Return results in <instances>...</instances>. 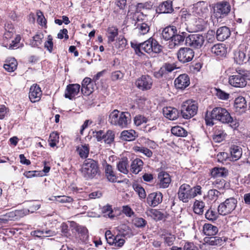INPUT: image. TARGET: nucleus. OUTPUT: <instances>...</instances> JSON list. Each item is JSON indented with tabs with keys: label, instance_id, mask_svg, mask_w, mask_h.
Masks as SVG:
<instances>
[{
	"label": "nucleus",
	"instance_id": "obj_1",
	"mask_svg": "<svg viewBox=\"0 0 250 250\" xmlns=\"http://www.w3.org/2000/svg\"><path fill=\"white\" fill-rule=\"evenodd\" d=\"M80 171L86 180L94 178L100 172L98 162L90 158L85 159L82 165Z\"/></svg>",
	"mask_w": 250,
	"mask_h": 250
},
{
	"label": "nucleus",
	"instance_id": "obj_2",
	"mask_svg": "<svg viewBox=\"0 0 250 250\" xmlns=\"http://www.w3.org/2000/svg\"><path fill=\"white\" fill-rule=\"evenodd\" d=\"M202 188L200 186H196L191 188L187 184H182L179 188L178 197L183 203H188L197 195H201Z\"/></svg>",
	"mask_w": 250,
	"mask_h": 250
},
{
	"label": "nucleus",
	"instance_id": "obj_3",
	"mask_svg": "<svg viewBox=\"0 0 250 250\" xmlns=\"http://www.w3.org/2000/svg\"><path fill=\"white\" fill-rule=\"evenodd\" d=\"M108 121L112 125L125 128L131 123L130 114L128 112L120 113L118 110H114L109 115Z\"/></svg>",
	"mask_w": 250,
	"mask_h": 250
},
{
	"label": "nucleus",
	"instance_id": "obj_4",
	"mask_svg": "<svg viewBox=\"0 0 250 250\" xmlns=\"http://www.w3.org/2000/svg\"><path fill=\"white\" fill-rule=\"evenodd\" d=\"M143 53V52L150 54L151 53H158L162 51V46L158 42L152 38L143 43L137 45L136 51Z\"/></svg>",
	"mask_w": 250,
	"mask_h": 250
},
{
	"label": "nucleus",
	"instance_id": "obj_5",
	"mask_svg": "<svg viewBox=\"0 0 250 250\" xmlns=\"http://www.w3.org/2000/svg\"><path fill=\"white\" fill-rule=\"evenodd\" d=\"M211 119L219 121L223 124H230L233 122V118L229 111L225 108L216 107L211 112Z\"/></svg>",
	"mask_w": 250,
	"mask_h": 250
},
{
	"label": "nucleus",
	"instance_id": "obj_6",
	"mask_svg": "<svg viewBox=\"0 0 250 250\" xmlns=\"http://www.w3.org/2000/svg\"><path fill=\"white\" fill-rule=\"evenodd\" d=\"M197 103L195 101L187 100L183 103L181 106V114L185 119H189L197 114Z\"/></svg>",
	"mask_w": 250,
	"mask_h": 250
},
{
	"label": "nucleus",
	"instance_id": "obj_7",
	"mask_svg": "<svg viewBox=\"0 0 250 250\" xmlns=\"http://www.w3.org/2000/svg\"><path fill=\"white\" fill-rule=\"evenodd\" d=\"M244 72L241 70L237 71L235 74L230 76L229 78V84L236 88H243L246 86L247 81Z\"/></svg>",
	"mask_w": 250,
	"mask_h": 250
},
{
	"label": "nucleus",
	"instance_id": "obj_8",
	"mask_svg": "<svg viewBox=\"0 0 250 250\" xmlns=\"http://www.w3.org/2000/svg\"><path fill=\"white\" fill-rule=\"evenodd\" d=\"M237 200L233 197L227 199L225 201L220 204L218 207L219 214L226 215L231 213L236 208Z\"/></svg>",
	"mask_w": 250,
	"mask_h": 250
},
{
	"label": "nucleus",
	"instance_id": "obj_9",
	"mask_svg": "<svg viewBox=\"0 0 250 250\" xmlns=\"http://www.w3.org/2000/svg\"><path fill=\"white\" fill-rule=\"evenodd\" d=\"M205 39V37L202 34H190L186 37V42L191 47L199 48L203 45Z\"/></svg>",
	"mask_w": 250,
	"mask_h": 250
},
{
	"label": "nucleus",
	"instance_id": "obj_10",
	"mask_svg": "<svg viewBox=\"0 0 250 250\" xmlns=\"http://www.w3.org/2000/svg\"><path fill=\"white\" fill-rule=\"evenodd\" d=\"M194 56L193 50L188 47H182L177 52L178 60L183 63L191 61Z\"/></svg>",
	"mask_w": 250,
	"mask_h": 250
},
{
	"label": "nucleus",
	"instance_id": "obj_11",
	"mask_svg": "<svg viewBox=\"0 0 250 250\" xmlns=\"http://www.w3.org/2000/svg\"><path fill=\"white\" fill-rule=\"evenodd\" d=\"M153 81L148 75H143L139 78L135 82L136 86L141 90L150 89L152 85Z\"/></svg>",
	"mask_w": 250,
	"mask_h": 250
},
{
	"label": "nucleus",
	"instance_id": "obj_12",
	"mask_svg": "<svg viewBox=\"0 0 250 250\" xmlns=\"http://www.w3.org/2000/svg\"><path fill=\"white\" fill-rule=\"evenodd\" d=\"M230 10V6L229 2L222 1L217 3L215 7V14L217 17L222 18L226 16Z\"/></svg>",
	"mask_w": 250,
	"mask_h": 250
},
{
	"label": "nucleus",
	"instance_id": "obj_13",
	"mask_svg": "<svg viewBox=\"0 0 250 250\" xmlns=\"http://www.w3.org/2000/svg\"><path fill=\"white\" fill-rule=\"evenodd\" d=\"M193 12L203 18H206L209 12L208 4L205 1H199L195 4L193 8Z\"/></svg>",
	"mask_w": 250,
	"mask_h": 250
},
{
	"label": "nucleus",
	"instance_id": "obj_14",
	"mask_svg": "<svg viewBox=\"0 0 250 250\" xmlns=\"http://www.w3.org/2000/svg\"><path fill=\"white\" fill-rule=\"evenodd\" d=\"M163 199V194L161 192H152L147 197V203L151 207H155L160 204Z\"/></svg>",
	"mask_w": 250,
	"mask_h": 250
},
{
	"label": "nucleus",
	"instance_id": "obj_15",
	"mask_svg": "<svg viewBox=\"0 0 250 250\" xmlns=\"http://www.w3.org/2000/svg\"><path fill=\"white\" fill-rule=\"evenodd\" d=\"M190 83L189 78L186 74L179 75L174 81L175 87L178 89H184Z\"/></svg>",
	"mask_w": 250,
	"mask_h": 250
},
{
	"label": "nucleus",
	"instance_id": "obj_16",
	"mask_svg": "<svg viewBox=\"0 0 250 250\" xmlns=\"http://www.w3.org/2000/svg\"><path fill=\"white\" fill-rule=\"evenodd\" d=\"M42 92L41 88L37 84L32 85L29 93V98L32 103L39 101L42 96Z\"/></svg>",
	"mask_w": 250,
	"mask_h": 250
},
{
	"label": "nucleus",
	"instance_id": "obj_17",
	"mask_svg": "<svg viewBox=\"0 0 250 250\" xmlns=\"http://www.w3.org/2000/svg\"><path fill=\"white\" fill-rule=\"evenodd\" d=\"M80 85L79 84H69L65 89L64 97L69 100H72L79 92Z\"/></svg>",
	"mask_w": 250,
	"mask_h": 250
},
{
	"label": "nucleus",
	"instance_id": "obj_18",
	"mask_svg": "<svg viewBox=\"0 0 250 250\" xmlns=\"http://www.w3.org/2000/svg\"><path fill=\"white\" fill-rule=\"evenodd\" d=\"M158 186L160 188H167L171 182L169 175L166 172H160L158 174Z\"/></svg>",
	"mask_w": 250,
	"mask_h": 250
},
{
	"label": "nucleus",
	"instance_id": "obj_19",
	"mask_svg": "<svg viewBox=\"0 0 250 250\" xmlns=\"http://www.w3.org/2000/svg\"><path fill=\"white\" fill-rule=\"evenodd\" d=\"M234 106L236 112H239L240 113L245 112L247 109V104L245 98L240 96L236 98Z\"/></svg>",
	"mask_w": 250,
	"mask_h": 250
},
{
	"label": "nucleus",
	"instance_id": "obj_20",
	"mask_svg": "<svg viewBox=\"0 0 250 250\" xmlns=\"http://www.w3.org/2000/svg\"><path fill=\"white\" fill-rule=\"evenodd\" d=\"M127 17L128 18L132 19L134 21H136V23H142L145 21L146 17V15L138 10H135L133 11L132 10H129L128 12Z\"/></svg>",
	"mask_w": 250,
	"mask_h": 250
},
{
	"label": "nucleus",
	"instance_id": "obj_21",
	"mask_svg": "<svg viewBox=\"0 0 250 250\" xmlns=\"http://www.w3.org/2000/svg\"><path fill=\"white\" fill-rule=\"evenodd\" d=\"M184 32H182V35L175 34L172 39L169 42V46L170 48L179 46L184 42L186 36Z\"/></svg>",
	"mask_w": 250,
	"mask_h": 250
},
{
	"label": "nucleus",
	"instance_id": "obj_22",
	"mask_svg": "<svg viewBox=\"0 0 250 250\" xmlns=\"http://www.w3.org/2000/svg\"><path fill=\"white\" fill-rule=\"evenodd\" d=\"M163 112L164 115L171 120H174L178 117L179 112L178 110L174 107H167L163 108Z\"/></svg>",
	"mask_w": 250,
	"mask_h": 250
},
{
	"label": "nucleus",
	"instance_id": "obj_23",
	"mask_svg": "<svg viewBox=\"0 0 250 250\" xmlns=\"http://www.w3.org/2000/svg\"><path fill=\"white\" fill-rule=\"evenodd\" d=\"M230 35V31L227 26H222L218 28L216 31V38L218 41H224Z\"/></svg>",
	"mask_w": 250,
	"mask_h": 250
},
{
	"label": "nucleus",
	"instance_id": "obj_24",
	"mask_svg": "<svg viewBox=\"0 0 250 250\" xmlns=\"http://www.w3.org/2000/svg\"><path fill=\"white\" fill-rule=\"evenodd\" d=\"M160 13H171L173 11L172 1L167 0L160 4L156 9Z\"/></svg>",
	"mask_w": 250,
	"mask_h": 250
},
{
	"label": "nucleus",
	"instance_id": "obj_25",
	"mask_svg": "<svg viewBox=\"0 0 250 250\" xmlns=\"http://www.w3.org/2000/svg\"><path fill=\"white\" fill-rule=\"evenodd\" d=\"M177 33L176 28L174 26H169L165 28L162 33L163 38L165 40H171Z\"/></svg>",
	"mask_w": 250,
	"mask_h": 250
},
{
	"label": "nucleus",
	"instance_id": "obj_26",
	"mask_svg": "<svg viewBox=\"0 0 250 250\" xmlns=\"http://www.w3.org/2000/svg\"><path fill=\"white\" fill-rule=\"evenodd\" d=\"M211 52L216 56L222 57L226 54L227 48L224 44L218 43L211 48Z\"/></svg>",
	"mask_w": 250,
	"mask_h": 250
},
{
	"label": "nucleus",
	"instance_id": "obj_27",
	"mask_svg": "<svg viewBox=\"0 0 250 250\" xmlns=\"http://www.w3.org/2000/svg\"><path fill=\"white\" fill-rule=\"evenodd\" d=\"M229 174L228 170L225 167H214L211 171V175L214 178L226 177Z\"/></svg>",
	"mask_w": 250,
	"mask_h": 250
},
{
	"label": "nucleus",
	"instance_id": "obj_28",
	"mask_svg": "<svg viewBox=\"0 0 250 250\" xmlns=\"http://www.w3.org/2000/svg\"><path fill=\"white\" fill-rule=\"evenodd\" d=\"M176 68V65L174 63H165L160 69L158 74L160 77H163L168 73L171 72Z\"/></svg>",
	"mask_w": 250,
	"mask_h": 250
},
{
	"label": "nucleus",
	"instance_id": "obj_29",
	"mask_svg": "<svg viewBox=\"0 0 250 250\" xmlns=\"http://www.w3.org/2000/svg\"><path fill=\"white\" fill-rule=\"evenodd\" d=\"M143 165L144 162L141 159L139 158L134 159L131 164V171L135 174L139 173L143 169Z\"/></svg>",
	"mask_w": 250,
	"mask_h": 250
},
{
	"label": "nucleus",
	"instance_id": "obj_30",
	"mask_svg": "<svg viewBox=\"0 0 250 250\" xmlns=\"http://www.w3.org/2000/svg\"><path fill=\"white\" fill-rule=\"evenodd\" d=\"M105 176L109 181L113 183L116 182L118 183L121 182V181H117V177L114 173L113 168L111 165L108 164L106 165L105 167Z\"/></svg>",
	"mask_w": 250,
	"mask_h": 250
},
{
	"label": "nucleus",
	"instance_id": "obj_31",
	"mask_svg": "<svg viewBox=\"0 0 250 250\" xmlns=\"http://www.w3.org/2000/svg\"><path fill=\"white\" fill-rule=\"evenodd\" d=\"M212 185L213 187L218 189H229L230 187V184L223 179H216L212 181Z\"/></svg>",
	"mask_w": 250,
	"mask_h": 250
},
{
	"label": "nucleus",
	"instance_id": "obj_32",
	"mask_svg": "<svg viewBox=\"0 0 250 250\" xmlns=\"http://www.w3.org/2000/svg\"><path fill=\"white\" fill-rule=\"evenodd\" d=\"M206 242L211 246H221L227 240L226 237H219L217 236L210 237L206 238Z\"/></svg>",
	"mask_w": 250,
	"mask_h": 250
},
{
	"label": "nucleus",
	"instance_id": "obj_33",
	"mask_svg": "<svg viewBox=\"0 0 250 250\" xmlns=\"http://www.w3.org/2000/svg\"><path fill=\"white\" fill-rule=\"evenodd\" d=\"M203 231L206 235L213 236L218 232V229L210 224H205L203 227Z\"/></svg>",
	"mask_w": 250,
	"mask_h": 250
},
{
	"label": "nucleus",
	"instance_id": "obj_34",
	"mask_svg": "<svg viewBox=\"0 0 250 250\" xmlns=\"http://www.w3.org/2000/svg\"><path fill=\"white\" fill-rule=\"evenodd\" d=\"M232 158L235 161L239 159L242 154V149L238 146L233 145L229 148Z\"/></svg>",
	"mask_w": 250,
	"mask_h": 250
},
{
	"label": "nucleus",
	"instance_id": "obj_35",
	"mask_svg": "<svg viewBox=\"0 0 250 250\" xmlns=\"http://www.w3.org/2000/svg\"><path fill=\"white\" fill-rule=\"evenodd\" d=\"M135 29L140 35H145L148 32L150 27L148 23L144 21L142 23H138Z\"/></svg>",
	"mask_w": 250,
	"mask_h": 250
},
{
	"label": "nucleus",
	"instance_id": "obj_36",
	"mask_svg": "<svg viewBox=\"0 0 250 250\" xmlns=\"http://www.w3.org/2000/svg\"><path fill=\"white\" fill-rule=\"evenodd\" d=\"M136 137V132L133 130H124L121 133L122 139L126 141H133Z\"/></svg>",
	"mask_w": 250,
	"mask_h": 250
},
{
	"label": "nucleus",
	"instance_id": "obj_37",
	"mask_svg": "<svg viewBox=\"0 0 250 250\" xmlns=\"http://www.w3.org/2000/svg\"><path fill=\"white\" fill-rule=\"evenodd\" d=\"M76 151L81 158L83 159L86 158L88 157L89 152L88 145L84 144L78 146L76 149Z\"/></svg>",
	"mask_w": 250,
	"mask_h": 250
},
{
	"label": "nucleus",
	"instance_id": "obj_38",
	"mask_svg": "<svg viewBox=\"0 0 250 250\" xmlns=\"http://www.w3.org/2000/svg\"><path fill=\"white\" fill-rule=\"evenodd\" d=\"M234 60L236 63L241 64L246 61V54L240 50H236L234 53Z\"/></svg>",
	"mask_w": 250,
	"mask_h": 250
},
{
	"label": "nucleus",
	"instance_id": "obj_39",
	"mask_svg": "<svg viewBox=\"0 0 250 250\" xmlns=\"http://www.w3.org/2000/svg\"><path fill=\"white\" fill-rule=\"evenodd\" d=\"M171 131L172 134L178 137H184L188 135V132L180 126H175L172 127Z\"/></svg>",
	"mask_w": 250,
	"mask_h": 250
},
{
	"label": "nucleus",
	"instance_id": "obj_40",
	"mask_svg": "<svg viewBox=\"0 0 250 250\" xmlns=\"http://www.w3.org/2000/svg\"><path fill=\"white\" fill-rule=\"evenodd\" d=\"M17 62L14 58H12L7 61L6 63L4 64V68L8 72H13L17 67Z\"/></svg>",
	"mask_w": 250,
	"mask_h": 250
},
{
	"label": "nucleus",
	"instance_id": "obj_41",
	"mask_svg": "<svg viewBox=\"0 0 250 250\" xmlns=\"http://www.w3.org/2000/svg\"><path fill=\"white\" fill-rule=\"evenodd\" d=\"M107 38L109 42H113L115 41V38L118 34V29L114 26L109 27L107 29Z\"/></svg>",
	"mask_w": 250,
	"mask_h": 250
},
{
	"label": "nucleus",
	"instance_id": "obj_42",
	"mask_svg": "<svg viewBox=\"0 0 250 250\" xmlns=\"http://www.w3.org/2000/svg\"><path fill=\"white\" fill-rule=\"evenodd\" d=\"M133 149L135 152L142 153L149 158L152 156V152L147 148L144 146H134L133 147Z\"/></svg>",
	"mask_w": 250,
	"mask_h": 250
},
{
	"label": "nucleus",
	"instance_id": "obj_43",
	"mask_svg": "<svg viewBox=\"0 0 250 250\" xmlns=\"http://www.w3.org/2000/svg\"><path fill=\"white\" fill-rule=\"evenodd\" d=\"M205 203L202 201L196 200L193 205L194 212L197 214H202L204 212Z\"/></svg>",
	"mask_w": 250,
	"mask_h": 250
},
{
	"label": "nucleus",
	"instance_id": "obj_44",
	"mask_svg": "<svg viewBox=\"0 0 250 250\" xmlns=\"http://www.w3.org/2000/svg\"><path fill=\"white\" fill-rule=\"evenodd\" d=\"M128 165V161L126 159H122L120 161L117 165V167L118 170L124 173V174H127L128 172V169L127 168V166Z\"/></svg>",
	"mask_w": 250,
	"mask_h": 250
},
{
	"label": "nucleus",
	"instance_id": "obj_45",
	"mask_svg": "<svg viewBox=\"0 0 250 250\" xmlns=\"http://www.w3.org/2000/svg\"><path fill=\"white\" fill-rule=\"evenodd\" d=\"M226 133L222 130H216L213 135V139L215 142L219 143L225 138Z\"/></svg>",
	"mask_w": 250,
	"mask_h": 250
},
{
	"label": "nucleus",
	"instance_id": "obj_46",
	"mask_svg": "<svg viewBox=\"0 0 250 250\" xmlns=\"http://www.w3.org/2000/svg\"><path fill=\"white\" fill-rule=\"evenodd\" d=\"M59 135L57 132H53L50 135L48 142L51 147H54L59 143Z\"/></svg>",
	"mask_w": 250,
	"mask_h": 250
},
{
	"label": "nucleus",
	"instance_id": "obj_47",
	"mask_svg": "<svg viewBox=\"0 0 250 250\" xmlns=\"http://www.w3.org/2000/svg\"><path fill=\"white\" fill-rule=\"evenodd\" d=\"M120 231L124 237H130L133 236V232L131 229L126 225H122L120 227Z\"/></svg>",
	"mask_w": 250,
	"mask_h": 250
},
{
	"label": "nucleus",
	"instance_id": "obj_48",
	"mask_svg": "<svg viewBox=\"0 0 250 250\" xmlns=\"http://www.w3.org/2000/svg\"><path fill=\"white\" fill-rule=\"evenodd\" d=\"M41 205L40 204H36L34 202L29 203L28 205V208L23 209V213L25 215L28 214L29 212L33 213L36 210L39 209Z\"/></svg>",
	"mask_w": 250,
	"mask_h": 250
},
{
	"label": "nucleus",
	"instance_id": "obj_49",
	"mask_svg": "<svg viewBox=\"0 0 250 250\" xmlns=\"http://www.w3.org/2000/svg\"><path fill=\"white\" fill-rule=\"evenodd\" d=\"M133 223L138 228H144L147 224V221L141 217H135L133 220Z\"/></svg>",
	"mask_w": 250,
	"mask_h": 250
},
{
	"label": "nucleus",
	"instance_id": "obj_50",
	"mask_svg": "<svg viewBox=\"0 0 250 250\" xmlns=\"http://www.w3.org/2000/svg\"><path fill=\"white\" fill-rule=\"evenodd\" d=\"M114 135L112 131L108 130L106 133H104L103 141L105 144H109L112 142L114 139Z\"/></svg>",
	"mask_w": 250,
	"mask_h": 250
},
{
	"label": "nucleus",
	"instance_id": "obj_51",
	"mask_svg": "<svg viewBox=\"0 0 250 250\" xmlns=\"http://www.w3.org/2000/svg\"><path fill=\"white\" fill-rule=\"evenodd\" d=\"M5 30L4 38L6 39H11L15 33L12 25L8 24L7 26H5Z\"/></svg>",
	"mask_w": 250,
	"mask_h": 250
},
{
	"label": "nucleus",
	"instance_id": "obj_52",
	"mask_svg": "<svg viewBox=\"0 0 250 250\" xmlns=\"http://www.w3.org/2000/svg\"><path fill=\"white\" fill-rule=\"evenodd\" d=\"M149 212L156 220H161L164 218V214L157 209H151Z\"/></svg>",
	"mask_w": 250,
	"mask_h": 250
},
{
	"label": "nucleus",
	"instance_id": "obj_53",
	"mask_svg": "<svg viewBox=\"0 0 250 250\" xmlns=\"http://www.w3.org/2000/svg\"><path fill=\"white\" fill-rule=\"evenodd\" d=\"M206 218L210 221H214L218 218V214L215 211L211 209H209L205 214Z\"/></svg>",
	"mask_w": 250,
	"mask_h": 250
},
{
	"label": "nucleus",
	"instance_id": "obj_54",
	"mask_svg": "<svg viewBox=\"0 0 250 250\" xmlns=\"http://www.w3.org/2000/svg\"><path fill=\"white\" fill-rule=\"evenodd\" d=\"M54 199H51L52 200H55L61 203H70L73 201L72 198L71 197L65 196H57L54 197Z\"/></svg>",
	"mask_w": 250,
	"mask_h": 250
},
{
	"label": "nucleus",
	"instance_id": "obj_55",
	"mask_svg": "<svg viewBox=\"0 0 250 250\" xmlns=\"http://www.w3.org/2000/svg\"><path fill=\"white\" fill-rule=\"evenodd\" d=\"M221 194V192L216 189H211L208 191V196L211 200H216Z\"/></svg>",
	"mask_w": 250,
	"mask_h": 250
},
{
	"label": "nucleus",
	"instance_id": "obj_56",
	"mask_svg": "<svg viewBox=\"0 0 250 250\" xmlns=\"http://www.w3.org/2000/svg\"><path fill=\"white\" fill-rule=\"evenodd\" d=\"M93 83L89 84L87 85L82 86L81 92L84 95L88 96L93 92Z\"/></svg>",
	"mask_w": 250,
	"mask_h": 250
},
{
	"label": "nucleus",
	"instance_id": "obj_57",
	"mask_svg": "<svg viewBox=\"0 0 250 250\" xmlns=\"http://www.w3.org/2000/svg\"><path fill=\"white\" fill-rule=\"evenodd\" d=\"M134 189L137 192L139 197L141 198H145L146 196V193L145 189L140 185L135 184L133 186Z\"/></svg>",
	"mask_w": 250,
	"mask_h": 250
},
{
	"label": "nucleus",
	"instance_id": "obj_58",
	"mask_svg": "<svg viewBox=\"0 0 250 250\" xmlns=\"http://www.w3.org/2000/svg\"><path fill=\"white\" fill-rule=\"evenodd\" d=\"M164 239L165 243L168 246H171L174 241L175 240V237L174 235L170 233L166 234L164 235Z\"/></svg>",
	"mask_w": 250,
	"mask_h": 250
},
{
	"label": "nucleus",
	"instance_id": "obj_59",
	"mask_svg": "<svg viewBox=\"0 0 250 250\" xmlns=\"http://www.w3.org/2000/svg\"><path fill=\"white\" fill-rule=\"evenodd\" d=\"M134 122L135 125L139 126L143 123H146L147 122V119L144 116L138 115L134 118Z\"/></svg>",
	"mask_w": 250,
	"mask_h": 250
},
{
	"label": "nucleus",
	"instance_id": "obj_60",
	"mask_svg": "<svg viewBox=\"0 0 250 250\" xmlns=\"http://www.w3.org/2000/svg\"><path fill=\"white\" fill-rule=\"evenodd\" d=\"M152 4L150 2H146L145 3H139L137 4L136 6V10L139 11L141 12V11L142 9H149L152 7Z\"/></svg>",
	"mask_w": 250,
	"mask_h": 250
},
{
	"label": "nucleus",
	"instance_id": "obj_61",
	"mask_svg": "<svg viewBox=\"0 0 250 250\" xmlns=\"http://www.w3.org/2000/svg\"><path fill=\"white\" fill-rule=\"evenodd\" d=\"M43 38V35L41 34H36L33 37V40L31 44L33 46H38L42 43V40Z\"/></svg>",
	"mask_w": 250,
	"mask_h": 250
},
{
	"label": "nucleus",
	"instance_id": "obj_62",
	"mask_svg": "<svg viewBox=\"0 0 250 250\" xmlns=\"http://www.w3.org/2000/svg\"><path fill=\"white\" fill-rule=\"evenodd\" d=\"M37 15L38 17V23L42 26L45 25L46 23V20L45 19L42 12L41 11H39L37 12Z\"/></svg>",
	"mask_w": 250,
	"mask_h": 250
},
{
	"label": "nucleus",
	"instance_id": "obj_63",
	"mask_svg": "<svg viewBox=\"0 0 250 250\" xmlns=\"http://www.w3.org/2000/svg\"><path fill=\"white\" fill-rule=\"evenodd\" d=\"M127 44V41L125 38L124 37H120L118 40L116 41L115 43V46L119 48L123 49L125 47Z\"/></svg>",
	"mask_w": 250,
	"mask_h": 250
},
{
	"label": "nucleus",
	"instance_id": "obj_64",
	"mask_svg": "<svg viewBox=\"0 0 250 250\" xmlns=\"http://www.w3.org/2000/svg\"><path fill=\"white\" fill-rule=\"evenodd\" d=\"M53 46L52 37L51 35H48L47 37V41L44 43V47L51 53L52 52Z\"/></svg>",
	"mask_w": 250,
	"mask_h": 250
}]
</instances>
